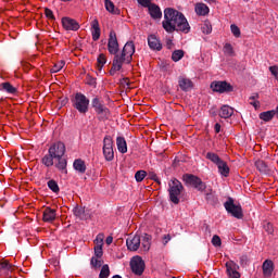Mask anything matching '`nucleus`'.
<instances>
[{
    "mask_svg": "<svg viewBox=\"0 0 278 278\" xmlns=\"http://www.w3.org/2000/svg\"><path fill=\"white\" fill-rule=\"evenodd\" d=\"M108 50L111 55H114L112 67L110 70V75L114 77V75L123 68V64H131L134 53H136V45H134V41H128L125 43L122 52L118 53V39L116 38V31L111 30L109 35Z\"/></svg>",
    "mask_w": 278,
    "mask_h": 278,
    "instance_id": "f257e3e1",
    "label": "nucleus"
},
{
    "mask_svg": "<svg viewBox=\"0 0 278 278\" xmlns=\"http://www.w3.org/2000/svg\"><path fill=\"white\" fill-rule=\"evenodd\" d=\"M163 29L167 34H173L174 31H181L182 34H190V23L184 13L167 8L164 10V20L162 22Z\"/></svg>",
    "mask_w": 278,
    "mask_h": 278,
    "instance_id": "f03ea898",
    "label": "nucleus"
},
{
    "mask_svg": "<svg viewBox=\"0 0 278 278\" xmlns=\"http://www.w3.org/2000/svg\"><path fill=\"white\" fill-rule=\"evenodd\" d=\"M126 245L128 251H138V249H140V245L142 251H149L151 249V236L146 235L142 241L140 240V236L138 235L129 237L126 240Z\"/></svg>",
    "mask_w": 278,
    "mask_h": 278,
    "instance_id": "7ed1b4c3",
    "label": "nucleus"
},
{
    "mask_svg": "<svg viewBox=\"0 0 278 278\" xmlns=\"http://www.w3.org/2000/svg\"><path fill=\"white\" fill-rule=\"evenodd\" d=\"M72 105L79 114H86L90 106V100L81 92H77L72 100Z\"/></svg>",
    "mask_w": 278,
    "mask_h": 278,
    "instance_id": "20e7f679",
    "label": "nucleus"
},
{
    "mask_svg": "<svg viewBox=\"0 0 278 278\" xmlns=\"http://www.w3.org/2000/svg\"><path fill=\"white\" fill-rule=\"evenodd\" d=\"M168 186H169V189H168L169 200L175 205H178L179 197H181V190H184V185H181L179 180L174 178L169 181Z\"/></svg>",
    "mask_w": 278,
    "mask_h": 278,
    "instance_id": "39448f33",
    "label": "nucleus"
},
{
    "mask_svg": "<svg viewBox=\"0 0 278 278\" xmlns=\"http://www.w3.org/2000/svg\"><path fill=\"white\" fill-rule=\"evenodd\" d=\"M91 105L96 114H98L99 118H101L102 121L110 117V109H108L106 105L103 104V100L99 98H93L91 101Z\"/></svg>",
    "mask_w": 278,
    "mask_h": 278,
    "instance_id": "423d86ee",
    "label": "nucleus"
},
{
    "mask_svg": "<svg viewBox=\"0 0 278 278\" xmlns=\"http://www.w3.org/2000/svg\"><path fill=\"white\" fill-rule=\"evenodd\" d=\"M102 151L106 162L114 160V140L110 136H105L103 139Z\"/></svg>",
    "mask_w": 278,
    "mask_h": 278,
    "instance_id": "0eeeda50",
    "label": "nucleus"
},
{
    "mask_svg": "<svg viewBox=\"0 0 278 278\" xmlns=\"http://www.w3.org/2000/svg\"><path fill=\"white\" fill-rule=\"evenodd\" d=\"M184 181L185 184H187L188 186H192L193 188H195V190H199L200 192H203V190H205L206 188L205 182H203L201 178L192 174H186L184 176Z\"/></svg>",
    "mask_w": 278,
    "mask_h": 278,
    "instance_id": "6e6552de",
    "label": "nucleus"
},
{
    "mask_svg": "<svg viewBox=\"0 0 278 278\" xmlns=\"http://www.w3.org/2000/svg\"><path fill=\"white\" fill-rule=\"evenodd\" d=\"M225 210L228 212V214H231L235 218H242V206L240 204H236L233 202V199L229 198L224 203Z\"/></svg>",
    "mask_w": 278,
    "mask_h": 278,
    "instance_id": "1a4fd4ad",
    "label": "nucleus"
},
{
    "mask_svg": "<svg viewBox=\"0 0 278 278\" xmlns=\"http://www.w3.org/2000/svg\"><path fill=\"white\" fill-rule=\"evenodd\" d=\"M48 153L53 155L54 160L64 157V154L66 153V146H64L62 141L55 142L49 148Z\"/></svg>",
    "mask_w": 278,
    "mask_h": 278,
    "instance_id": "9d476101",
    "label": "nucleus"
},
{
    "mask_svg": "<svg viewBox=\"0 0 278 278\" xmlns=\"http://www.w3.org/2000/svg\"><path fill=\"white\" fill-rule=\"evenodd\" d=\"M130 267L135 275H142L144 273V261L140 256H135L130 261Z\"/></svg>",
    "mask_w": 278,
    "mask_h": 278,
    "instance_id": "9b49d317",
    "label": "nucleus"
},
{
    "mask_svg": "<svg viewBox=\"0 0 278 278\" xmlns=\"http://www.w3.org/2000/svg\"><path fill=\"white\" fill-rule=\"evenodd\" d=\"M211 88L214 92H231L233 87H231L227 81H213Z\"/></svg>",
    "mask_w": 278,
    "mask_h": 278,
    "instance_id": "f8f14e48",
    "label": "nucleus"
},
{
    "mask_svg": "<svg viewBox=\"0 0 278 278\" xmlns=\"http://www.w3.org/2000/svg\"><path fill=\"white\" fill-rule=\"evenodd\" d=\"M62 25L66 31H77L79 29V23L71 17H63Z\"/></svg>",
    "mask_w": 278,
    "mask_h": 278,
    "instance_id": "ddd939ff",
    "label": "nucleus"
},
{
    "mask_svg": "<svg viewBox=\"0 0 278 278\" xmlns=\"http://www.w3.org/2000/svg\"><path fill=\"white\" fill-rule=\"evenodd\" d=\"M91 36L94 42L101 38V26L99 25V20L97 18L91 21Z\"/></svg>",
    "mask_w": 278,
    "mask_h": 278,
    "instance_id": "4468645a",
    "label": "nucleus"
},
{
    "mask_svg": "<svg viewBox=\"0 0 278 278\" xmlns=\"http://www.w3.org/2000/svg\"><path fill=\"white\" fill-rule=\"evenodd\" d=\"M178 86L180 89H182L185 92H188V90H192L193 88V84H192V80H190V78H187V77H184V76H180L178 78Z\"/></svg>",
    "mask_w": 278,
    "mask_h": 278,
    "instance_id": "2eb2a0df",
    "label": "nucleus"
},
{
    "mask_svg": "<svg viewBox=\"0 0 278 278\" xmlns=\"http://www.w3.org/2000/svg\"><path fill=\"white\" fill-rule=\"evenodd\" d=\"M194 12L198 16H207L210 14V7L203 2H198L194 5Z\"/></svg>",
    "mask_w": 278,
    "mask_h": 278,
    "instance_id": "dca6fc26",
    "label": "nucleus"
},
{
    "mask_svg": "<svg viewBox=\"0 0 278 278\" xmlns=\"http://www.w3.org/2000/svg\"><path fill=\"white\" fill-rule=\"evenodd\" d=\"M148 45L152 51H162V43L160 39L155 35H150L148 37Z\"/></svg>",
    "mask_w": 278,
    "mask_h": 278,
    "instance_id": "f3484780",
    "label": "nucleus"
},
{
    "mask_svg": "<svg viewBox=\"0 0 278 278\" xmlns=\"http://www.w3.org/2000/svg\"><path fill=\"white\" fill-rule=\"evenodd\" d=\"M226 268L230 278H240V273H238V264L231 261L227 262Z\"/></svg>",
    "mask_w": 278,
    "mask_h": 278,
    "instance_id": "a211bd4d",
    "label": "nucleus"
},
{
    "mask_svg": "<svg viewBox=\"0 0 278 278\" xmlns=\"http://www.w3.org/2000/svg\"><path fill=\"white\" fill-rule=\"evenodd\" d=\"M58 214L55 213L54 208L46 207L43 211V220L45 223H53L56 218Z\"/></svg>",
    "mask_w": 278,
    "mask_h": 278,
    "instance_id": "6ab92c4d",
    "label": "nucleus"
},
{
    "mask_svg": "<svg viewBox=\"0 0 278 278\" xmlns=\"http://www.w3.org/2000/svg\"><path fill=\"white\" fill-rule=\"evenodd\" d=\"M148 10L152 18H162V9H160V7L156 4H150Z\"/></svg>",
    "mask_w": 278,
    "mask_h": 278,
    "instance_id": "aec40b11",
    "label": "nucleus"
},
{
    "mask_svg": "<svg viewBox=\"0 0 278 278\" xmlns=\"http://www.w3.org/2000/svg\"><path fill=\"white\" fill-rule=\"evenodd\" d=\"M58 162L55 163V168H58V170H60L61 173H63L64 175H66V173H68V170L66 169L67 166V162L66 159H64L63 156L59 157V159H54Z\"/></svg>",
    "mask_w": 278,
    "mask_h": 278,
    "instance_id": "412c9836",
    "label": "nucleus"
},
{
    "mask_svg": "<svg viewBox=\"0 0 278 278\" xmlns=\"http://www.w3.org/2000/svg\"><path fill=\"white\" fill-rule=\"evenodd\" d=\"M74 169L77 173H80L81 175H84V173H86V162H84V160L81 159H76L73 163Z\"/></svg>",
    "mask_w": 278,
    "mask_h": 278,
    "instance_id": "4be33fe9",
    "label": "nucleus"
},
{
    "mask_svg": "<svg viewBox=\"0 0 278 278\" xmlns=\"http://www.w3.org/2000/svg\"><path fill=\"white\" fill-rule=\"evenodd\" d=\"M276 114H277V112H275V110L266 111V112L260 113L258 118L261 121H264L265 123H268V122L273 121V118H275Z\"/></svg>",
    "mask_w": 278,
    "mask_h": 278,
    "instance_id": "5701e85b",
    "label": "nucleus"
},
{
    "mask_svg": "<svg viewBox=\"0 0 278 278\" xmlns=\"http://www.w3.org/2000/svg\"><path fill=\"white\" fill-rule=\"evenodd\" d=\"M219 116L220 118H230V116H233V109L229 105L222 106Z\"/></svg>",
    "mask_w": 278,
    "mask_h": 278,
    "instance_id": "b1692460",
    "label": "nucleus"
},
{
    "mask_svg": "<svg viewBox=\"0 0 278 278\" xmlns=\"http://www.w3.org/2000/svg\"><path fill=\"white\" fill-rule=\"evenodd\" d=\"M116 144L119 153H127V141L125 140V137H117Z\"/></svg>",
    "mask_w": 278,
    "mask_h": 278,
    "instance_id": "393cba45",
    "label": "nucleus"
},
{
    "mask_svg": "<svg viewBox=\"0 0 278 278\" xmlns=\"http://www.w3.org/2000/svg\"><path fill=\"white\" fill-rule=\"evenodd\" d=\"M218 173L222 175V177H229V165H227V162L222 161L219 164H217Z\"/></svg>",
    "mask_w": 278,
    "mask_h": 278,
    "instance_id": "a878e982",
    "label": "nucleus"
},
{
    "mask_svg": "<svg viewBox=\"0 0 278 278\" xmlns=\"http://www.w3.org/2000/svg\"><path fill=\"white\" fill-rule=\"evenodd\" d=\"M273 270H274L273 261L266 260V261L263 263V275H264L265 277H270V275H273Z\"/></svg>",
    "mask_w": 278,
    "mask_h": 278,
    "instance_id": "bb28decb",
    "label": "nucleus"
},
{
    "mask_svg": "<svg viewBox=\"0 0 278 278\" xmlns=\"http://www.w3.org/2000/svg\"><path fill=\"white\" fill-rule=\"evenodd\" d=\"M104 7L106 12H110V14H121V11L116 9L114 2H112L111 0H104Z\"/></svg>",
    "mask_w": 278,
    "mask_h": 278,
    "instance_id": "cd10ccee",
    "label": "nucleus"
},
{
    "mask_svg": "<svg viewBox=\"0 0 278 278\" xmlns=\"http://www.w3.org/2000/svg\"><path fill=\"white\" fill-rule=\"evenodd\" d=\"M255 167L257 168L258 172H261L263 175H267L270 169H268V165L264 161H256L255 162Z\"/></svg>",
    "mask_w": 278,
    "mask_h": 278,
    "instance_id": "c85d7f7f",
    "label": "nucleus"
},
{
    "mask_svg": "<svg viewBox=\"0 0 278 278\" xmlns=\"http://www.w3.org/2000/svg\"><path fill=\"white\" fill-rule=\"evenodd\" d=\"M53 160H55V157L48 152V154L41 159V163L45 164L47 168H51V166H53Z\"/></svg>",
    "mask_w": 278,
    "mask_h": 278,
    "instance_id": "c756f323",
    "label": "nucleus"
},
{
    "mask_svg": "<svg viewBox=\"0 0 278 278\" xmlns=\"http://www.w3.org/2000/svg\"><path fill=\"white\" fill-rule=\"evenodd\" d=\"M206 160H210V162H213V164H216V166H218V164L223 161L218 154L213 152H208L206 154Z\"/></svg>",
    "mask_w": 278,
    "mask_h": 278,
    "instance_id": "7c9ffc66",
    "label": "nucleus"
},
{
    "mask_svg": "<svg viewBox=\"0 0 278 278\" xmlns=\"http://www.w3.org/2000/svg\"><path fill=\"white\" fill-rule=\"evenodd\" d=\"M0 270H3L4 273H12L14 267L8 261H3L0 263Z\"/></svg>",
    "mask_w": 278,
    "mask_h": 278,
    "instance_id": "2f4dec72",
    "label": "nucleus"
},
{
    "mask_svg": "<svg viewBox=\"0 0 278 278\" xmlns=\"http://www.w3.org/2000/svg\"><path fill=\"white\" fill-rule=\"evenodd\" d=\"M74 215L77 216V218H80L81 220H84V218H86V215H84L86 213V210H84V207L81 206H76L73 210Z\"/></svg>",
    "mask_w": 278,
    "mask_h": 278,
    "instance_id": "473e14b6",
    "label": "nucleus"
},
{
    "mask_svg": "<svg viewBox=\"0 0 278 278\" xmlns=\"http://www.w3.org/2000/svg\"><path fill=\"white\" fill-rule=\"evenodd\" d=\"M66 62H64L63 60L56 62L53 67L51 68V73H60V71H62V68H64Z\"/></svg>",
    "mask_w": 278,
    "mask_h": 278,
    "instance_id": "72a5a7b5",
    "label": "nucleus"
},
{
    "mask_svg": "<svg viewBox=\"0 0 278 278\" xmlns=\"http://www.w3.org/2000/svg\"><path fill=\"white\" fill-rule=\"evenodd\" d=\"M230 31L232 36H235V38H240V36H242V33L240 31V27H238V25L236 24L230 25Z\"/></svg>",
    "mask_w": 278,
    "mask_h": 278,
    "instance_id": "f704fd0d",
    "label": "nucleus"
},
{
    "mask_svg": "<svg viewBox=\"0 0 278 278\" xmlns=\"http://www.w3.org/2000/svg\"><path fill=\"white\" fill-rule=\"evenodd\" d=\"M184 58V50H175L172 54L173 62H179Z\"/></svg>",
    "mask_w": 278,
    "mask_h": 278,
    "instance_id": "c9c22d12",
    "label": "nucleus"
},
{
    "mask_svg": "<svg viewBox=\"0 0 278 278\" xmlns=\"http://www.w3.org/2000/svg\"><path fill=\"white\" fill-rule=\"evenodd\" d=\"M48 188L52 191V192H60V186L58 185V181L55 180H49L48 181Z\"/></svg>",
    "mask_w": 278,
    "mask_h": 278,
    "instance_id": "e433bc0d",
    "label": "nucleus"
},
{
    "mask_svg": "<svg viewBox=\"0 0 278 278\" xmlns=\"http://www.w3.org/2000/svg\"><path fill=\"white\" fill-rule=\"evenodd\" d=\"M2 88L5 92H9V94H14L16 92V88H14L10 83L2 84Z\"/></svg>",
    "mask_w": 278,
    "mask_h": 278,
    "instance_id": "4c0bfd02",
    "label": "nucleus"
},
{
    "mask_svg": "<svg viewBox=\"0 0 278 278\" xmlns=\"http://www.w3.org/2000/svg\"><path fill=\"white\" fill-rule=\"evenodd\" d=\"M224 53H225V55L232 56L233 55V46H231V43H225Z\"/></svg>",
    "mask_w": 278,
    "mask_h": 278,
    "instance_id": "58836bf2",
    "label": "nucleus"
},
{
    "mask_svg": "<svg viewBox=\"0 0 278 278\" xmlns=\"http://www.w3.org/2000/svg\"><path fill=\"white\" fill-rule=\"evenodd\" d=\"M106 62H108V59L105 58V54H100L98 56V66L100 71L101 68H103V66H105Z\"/></svg>",
    "mask_w": 278,
    "mask_h": 278,
    "instance_id": "ea45409f",
    "label": "nucleus"
},
{
    "mask_svg": "<svg viewBox=\"0 0 278 278\" xmlns=\"http://www.w3.org/2000/svg\"><path fill=\"white\" fill-rule=\"evenodd\" d=\"M110 277V266L103 265L100 271V278H108Z\"/></svg>",
    "mask_w": 278,
    "mask_h": 278,
    "instance_id": "a19ab883",
    "label": "nucleus"
},
{
    "mask_svg": "<svg viewBox=\"0 0 278 278\" xmlns=\"http://www.w3.org/2000/svg\"><path fill=\"white\" fill-rule=\"evenodd\" d=\"M201 29H202V34L210 35L212 34V24H210V22H206L202 25Z\"/></svg>",
    "mask_w": 278,
    "mask_h": 278,
    "instance_id": "79ce46f5",
    "label": "nucleus"
},
{
    "mask_svg": "<svg viewBox=\"0 0 278 278\" xmlns=\"http://www.w3.org/2000/svg\"><path fill=\"white\" fill-rule=\"evenodd\" d=\"M144 177H147V173L144 170H138L136 174H135V179L136 181L140 182V181H143L144 180Z\"/></svg>",
    "mask_w": 278,
    "mask_h": 278,
    "instance_id": "37998d69",
    "label": "nucleus"
},
{
    "mask_svg": "<svg viewBox=\"0 0 278 278\" xmlns=\"http://www.w3.org/2000/svg\"><path fill=\"white\" fill-rule=\"evenodd\" d=\"M94 255L96 257H103V245L98 244L94 247Z\"/></svg>",
    "mask_w": 278,
    "mask_h": 278,
    "instance_id": "c03bdc74",
    "label": "nucleus"
},
{
    "mask_svg": "<svg viewBox=\"0 0 278 278\" xmlns=\"http://www.w3.org/2000/svg\"><path fill=\"white\" fill-rule=\"evenodd\" d=\"M103 262L97 257H92L91 258V266H93V268H101Z\"/></svg>",
    "mask_w": 278,
    "mask_h": 278,
    "instance_id": "a18cd8bd",
    "label": "nucleus"
},
{
    "mask_svg": "<svg viewBox=\"0 0 278 278\" xmlns=\"http://www.w3.org/2000/svg\"><path fill=\"white\" fill-rule=\"evenodd\" d=\"M212 244H213V247H220V244H222L220 237H218L216 235L213 236Z\"/></svg>",
    "mask_w": 278,
    "mask_h": 278,
    "instance_id": "49530a36",
    "label": "nucleus"
},
{
    "mask_svg": "<svg viewBox=\"0 0 278 278\" xmlns=\"http://www.w3.org/2000/svg\"><path fill=\"white\" fill-rule=\"evenodd\" d=\"M149 177H150V179H152V181H155L156 184H161L160 177H157V174H155V172H150Z\"/></svg>",
    "mask_w": 278,
    "mask_h": 278,
    "instance_id": "de8ad7c7",
    "label": "nucleus"
},
{
    "mask_svg": "<svg viewBox=\"0 0 278 278\" xmlns=\"http://www.w3.org/2000/svg\"><path fill=\"white\" fill-rule=\"evenodd\" d=\"M143 8H149L151 5V0H137Z\"/></svg>",
    "mask_w": 278,
    "mask_h": 278,
    "instance_id": "09e8293b",
    "label": "nucleus"
},
{
    "mask_svg": "<svg viewBox=\"0 0 278 278\" xmlns=\"http://www.w3.org/2000/svg\"><path fill=\"white\" fill-rule=\"evenodd\" d=\"M269 71H270L271 75H274V77H278V66L277 65L270 66Z\"/></svg>",
    "mask_w": 278,
    "mask_h": 278,
    "instance_id": "8fccbe9b",
    "label": "nucleus"
},
{
    "mask_svg": "<svg viewBox=\"0 0 278 278\" xmlns=\"http://www.w3.org/2000/svg\"><path fill=\"white\" fill-rule=\"evenodd\" d=\"M45 14H46L47 18H50V20L55 18L53 15V11H51L50 9H46Z\"/></svg>",
    "mask_w": 278,
    "mask_h": 278,
    "instance_id": "3c124183",
    "label": "nucleus"
},
{
    "mask_svg": "<svg viewBox=\"0 0 278 278\" xmlns=\"http://www.w3.org/2000/svg\"><path fill=\"white\" fill-rule=\"evenodd\" d=\"M250 105H252L255 110H258L260 102L257 100H250Z\"/></svg>",
    "mask_w": 278,
    "mask_h": 278,
    "instance_id": "603ef678",
    "label": "nucleus"
},
{
    "mask_svg": "<svg viewBox=\"0 0 278 278\" xmlns=\"http://www.w3.org/2000/svg\"><path fill=\"white\" fill-rule=\"evenodd\" d=\"M97 245L101 244V247H103V237L100 235L97 237L96 239Z\"/></svg>",
    "mask_w": 278,
    "mask_h": 278,
    "instance_id": "864d4df0",
    "label": "nucleus"
},
{
    "mask_svg": "<svg viewBox=\"0 0 278 278\" xmlns=\"http://www.w3.org/2000/svg\"><path fill=\"white\" fill-rule=\"evenodd\" d=\"M257 99H260V94L254 93L250 97V101H257Z\"/></svg>",
    "mask_w": 278,
    "mask_h": 278,
    "instance_id": "5fc2aeb1",
    "label": "nucleus"
},
{
    "mask_svg": "<svg viewBox=\"0 0 278 278\" xmlns=\"http://www.w3.org/2000/svg\"><path fill=\"white\" fill-rule=\"evenodd\" d=\"M216 134H220V124H215Z\"/></svg>",
    "mask_w": 278,
    "mask_h": 278,
    "instance_id": "6e6d98bb",
    "label": "nucleus"
},
{
    "mask_svg": "<svg viewBox=\"0 0 278 278\" xmlns=\"http://www.w3.org/2000/svg\"><path fill=\"white\" fill-rule=\"evenodd\" d=\"M164 240H165V244H168V242H170V235H166L164 237Z\"/></svg>",
    "mask_w": 278,
    "mask_h": 278,
    "instance_id": "4d7b16f0",
    "label": "nucleus"
},
{
    "mask_svg": "<svg viewBox=\"0 0 278 278\" xmlns=\"http://www.w3.org/2000/svg\"><path fill=\"white\" fill-rule=\"evenodd\" d=\"M113 240H114V238L108 237L105 242H106V244H112Z\"/></svg>",
    "mask_w": 278,
    "mask_h": 278,
    "instance_id": "13d9d810",
    "label": "nucleus"
},
{
    "mask_svg": "<svg viewBox=\"0 0 278 278\" xmlns=\"http://www.w3.org/2000/svg\"><path fill=\"white\" fill-rule=\"evenodd\" d=\"M206 3H215L216 0H204Z\"/></svg>",
    "mask_w": 278,
    "mask_h": 278,
    "instance_id": "bf43d9fd",
    "label": "nucleus"
},
{
    "mask_svg": "<svg viewBox=\"0 0 278 278\" xmlns=\"http://www.w3.org/2000/svg\"><path fill=\"white\" fill-rule=\"evenodd\" d=\"M112 278H123V277H121L119 275H115Z\"/></svg>",
    "mask_w": 278,
    "mask_h": 278,
    "instance_id": "052dcab7",
    "label": "nucleus"
},
{
    "mask_svg": "<svg viewBox=\"0 0 278 278\" xmlns=\"http://www.w3.org/2000/svg\"><path fill=\"white\" fill-rule=\"evenodd\" d=\"M173 278H176V277H173Z\"/></svg>",
    "mask_w": 278,
    "mask_h": 278,
    "instance_id": "680f3d73",
    "label": "nucleus"
}]
</instances>
